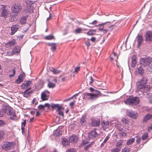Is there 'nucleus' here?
<instances>
[{
	"label": "nucleus",
	"instance_id": "obj_6",
	"mask_svg": "<svg viewBox=\"0 0 152 152\" xmlns=\"http://www.w3.org/2000/svg\"><path fill=\"white\" fill-rule=\"evenodd\" d=\"M126 113L128 116L133 119H136L138 117V114L132 110H127Z\"/></svg>",
	"mask_w": 152,
	"mask_h": 152
},
{
	"label": "nucleus",
	"instance_id": "obj_55",
	"mask_svg": "<svg viewBox=\"0 0 152 152\" xmlns=\"http://www.w3.org/2000/svg\"><path fill=\"white\" fill-rule=\"evenodd\" d=\"M91 147V146L89 144L86 145H85L84 149L85 150H88L89 148Z\"/></svg>",
	"mask_w": 152,
	"mask_h": 152
},
{
	"label": "nucleus",
	"instance_id": "obj_10",
	"mask_svg": "<svg viewBox=\"0 0 152 152\" xmlns=\"http://www.w3.org/2000/svg\"><path fill=\"white\" fill-rule=\"evenodd\" d=\"M135 72L137 74L142 76L144 73V70L142 66H139L137 65Z\"/></svg>",
	"mask_w": 152,
	"mask_h": 152
},
{
	"label": "nucleus",
	"instance_id": "obj_26",
	"mask_svg": "<svg viewBox=\"0 0 152 152\" xmlns=\"http://www.w3.org/2000/svg\"><path fill=\"white\" fill-rule=\"evenodd\" d=\"M70 141L66 138H63L62 140V144L65 146L69 145Z\"/></svg>",
	"mask_w": 152,
	"mask_h": 152
},
{
	"label": "nucleus",
	"instance_id": "obj_64",
	"mask_svg": "<svg viewBox=\"0 0 152 152\" xmlns=\"http://www.w3.org/2000/svg\"><path fill=\"white\" fill-rule=\"evenodd\" d=\"M80 70V67H76L75 68V71L77 72H78Z\"/></svg>",
	"mask_w": 152,
	"mask_h": 152
},
{
	"label": "nucleus",
	"instance_id": "obj_53",
	"mask_svg": "<svg viewBox=\"0 0 152 152\" xmlns=\"http://www.w3.org/2000/svg\"><path fill=\"white\" fill-rule=\"evenodd\" d=\"M110 137L107 136L104 139V140L103 141V143H106V142L108 141V140L109 139Z\"/></svg>",
	"mask_w": 152,
	"mask_h": 152
},
{
	"label": "nucleus",
	"instance_id": "obj_29",
	"mask_svg": "<svg viewBox=\"0 0 152 152\" xmlns=\"http://www.w3.org/2000/svg\"><path fill=\"white\" fill-rule=\"evenodd\" d=\"M132 97L130 96L125 100L124 102L126 104L132 105Z\"/></svg>",
	"mask_w": 152,
	"mask_h": 152
},
{
	"label": "nucleus",
	"instance_id": "obj_3",
	"mask_svg": "<svg viewBox=\"0 0 152 152\" xmlns=\"http://www.w3.org/2000/svg\"><path fill=\"white\" fill-rule=\"evenodd\" d=\"M102 95V94L101 92H98V93L96 94L86 92L84 94L83 98L84 99L88 100H93L101 96Z\"/></svg>",
	"mask_w": 152,
	"mask_h": 152
},
{
	"label": "nucleus",
	"instance_id": "obj_62",
	"mask_svg": "<svg viewBox=\"0 0 152 152\" xmlns=\"http://www.w3.org/2000/svg\"><path fill=\"white\" fill-rule=\"evenodd\" d=\"M61 110H59L57 111H58L59 114L60 115L63 116H64V113L62 111H61Z\"/></svg>",
	"mask_w": 152,
	"mask_h": 152
},
{
	"label": "nucleus",
	"instance_id": "obj_18",
	"mask_svg": "<svg viewBox=\"0 0 152 152\" xmlns=\"http://www.w3.org/2000/svg\"><path fill=\"white\" fill-rule=\"evenodd\" d=\"M18 28V25H13L11 27V32L10 33L11 35H13L17 31Z\"/></svg>",
	"mask_w": 152,
	"mask_h": 152
},
{
	"label": "nucleus",
	"instance_id": "obj_45",
	"mask_svg": "<svg viewBox=\"0 0 152 152\" xmlns=\"http://www.w3.org/2000/svg\"><path fill=\"white\" fill-rule=\"evenodd\" d=\"M148 137V133L145 132L143 134L142 136V139L143 140H144L146 139Z\"/></svg>",
	"mask_w": 152,
	"mask_h": 152
},
{
	"label": "nucleus",
	"instance_id": "obj_28",
	"mask_svg": "<svg viewBox=\"0 0 152 152\" xmlns=\"http://www.w3.org/2000/svg\"><path fill=\"white\" fill-rule=\"evenodd\" d=\"M152 118V115L151 114H148L146 115L144 117L143 121L145 122Z\"/></svg>",
	"mask_w": 152,
	"mask_h": 152
},
{
	"label": "nucleus",
	"instance_id": "obj_4",
	"mask_svg": "<svg viewBox=\"0 0 152 152\" xmlns=\"http://www.w3.org/2000/svg\"><path fill=\"white\" fill-rule=\"evenodd\" d=\"M152 58H144L140 59V64L144 67H148L152 65Z\"/></svg>",
	"mask_w": 152,
	"mask_h": 152
},
{
	"label": "nucleus",
	"instance_id": "obj_22",
	"mask_svg": "<svg viewBox=\"0 0 152 152\" xmlns=\"http://www.w3.org/2000/svg\"><path fill=\"white\" fill-rule=\"evenodd\" d=\"M137 57L135 55H133L132 57L131 66L134 67L137 63Z\"/></svg>",
	"mask_w": 152,
	"mask_h": 152
},
{
	"label": "nucleus",
	"instance_id": "obj_54",
	"mask_svg": "<svg viewBox=\"0 0 152 152\" xmlns=\"http://www.w3.org/2000/svg\"><path fill=\"white\" fill-rule=\"evenodd\" d=\"M120 135L122 137H124L126 136V133L124 132H121L120 133Z\"/></svg>",
	"mask_w": 152,
	"mask_h": 152
},
{
	"label": "nucleus",
	"instance_id": "obj_24",
	"mask_svg": "<svg viewBox=\"0 0 152 152\" xmlns=\"http://www.w3.org/2000/svg\"><path fill=\"white\" fill-rule=\"evenodd\" d=\"M62 131L60 130L59 128H58L55 131H54L53 134L55 136L59 137L62 134Z\"/></svg>",
	"mask_w": 152,
	"mask_h": 152
},
{
	"label": "nucleus",
	"instance_id": "obj_50",
	"mask_svg": "<svg viewBox=\"0 0 152 152\" xmlns=\"http://www.w3.org/2000/svg\"><path fill=\"white\" fill-rule=\"evenodd\" d=\"M114 25H113L108 26L107 28V29L108 31H112L113 28V27L114 26Z\"/></svg>",
	"mask_w": 152,
	"mask_h": 152
},
{
	"label": "nucleus",
	"instance_id": "obj_17",
	"mask_svg": "<svg viewBox=\"0 0 152 152\" xmlns=\"http://www.w3.org/2000/svg\"><path fill=\"white\" fill-rule=\"evenodd\" d=\"M100 123V119H93L92 120L91 124L94 126H98Z\"/></svg>",
	"mask_w": 152,
	"mask_h": 152
},
{
	"label": "nucleus",
	"instance_id": "obj_47",
	"mask_svg": "<svg viewBox=\"0 0 152 152\" xmlns=\"http://www.w3.org/2000/svg\"><path fill=\"white\" fill-rule=\"evenodd\" d=\"M93 31H94V32L95 31L94 30H90L87 33V34L88 35H93L94 34L93 33Z\"/></svg>",
	"mask_w": 152,
	"mask_h": 152
},
{
	"label": "nucleus",
	"instance_id": "obj_51",
	"mask_svg": "<svg viewBox=\"0 0 152 152\" xmlns=\"http://www.w3.org/2000/svg\"><path fill=\"white\" fill-rule=\"evenodd\" d=\"M26 124V120H24L23 122H22V125L21 127H23L24 128L25 126V125Z\"/></svg>",
	"mask_w": 152,
	"mask_h": 152
},
{
	"label": "nucleus",
	"instance_id": "obj_52",
	"mask_svg": "<svg viewBox=\"0 0 152 152\" xmlns=\"http://www.w3.org/2000/svg\"><path fill=\"white\" fill-rule=\"evenodd\" d=\"M38 108L40 110H44L45 108L44 105L42 104H40L38 106Z\"/></svg>",
	"mask_w": 152,
	"mask_h": 152
},
{
	"label": "nucleus",
	"instance_id": "obj_39",
	"mask_svg": "<svg viewBox=\"0 0 152 152\" xmlns=\"http://www.w3.org/2000/svg\"><path fill=\"white\" fill-rule=\"evenodd\" d=\"M131 149L128 147H125L122 150V152H129L131 151Z\"/></svg>",
	"mask_w": 152,
	"mask_h": 152
},
{
	"label": "nucleus",
	"instance_id": "obj_48",
	"mask_svg": "<svg viewBox=\"0 0 152 152\" xmlns=\"http://www.w3.org/2000/svg\"><path fill=\"white\" fill-rule=\"evenodd\" d=\"M12 71V74L9 75V77L11 78L12 77H14L15 76L16 71L14 69H13Z\"/></svg>",
	"mask_w": 152,
	"mask_h": 152
},
{
	"label": "nucleus",
	"instance_id": "obj_1",
	"mask_svg": "<svg viewBox=\"0 0 152 152\" xmlns=\"http://www.w3.org/2000/svg\"><path fill=\"white\" fill-rule=\"evenodd\" d=\"M5 114L10 115V118L12 120L16 121L17 120V116L12 108L8 105H4L2 109L0 111V117L3 116Z\"/></svg>",
	"mask_w": 152,
	"mask_h": 152
},
{
	"label": "nucleus",
	"instance_id": "obj_61",
	"mask_svg": "<svg viewBox=\"0 0 152 152\" xmlns=\"http://www.w3.org/2000/svg\"><path fill=\"white\" fill-rule=\"evenodd\" d=\"M141 141V138L140 137L137 138L136 140V141L139 144L140 143Z\"/></svg>",
	"mask_w": 152,
	"mask_h": 152
},
{
	"label": "nucleus",
	"instance_id": "obj_25",
	"mask_svg": "<svg viewBox=\"0 0 152 152\" xmlns=\"http://www.w3.org/2000/svg\"><path fill=\"white\" fill-rule=\"evenodd\" d=\"M132 100L133 105H137L139 103V99L137 97H132Z\"/></svg>",
	"mask_w": 152,
	"mask_h": 152
},
{
	"label": "nucleus",
	"instance_id": "obj_59",
	"mask_svg": "<svg viewBox=\"0 0 152 152\" xmlns=\"http://www.w3.org/2000/svg\"><path fill=\"white\" fill-rule=\"evenodd\" d=\"M85 44L88 47L90 45V42L89 41H86L85 42Z\"/></svg>",
	"mask_w": 152,
	"mask_h": 152
},
{
	"label": "nucleus",
	"instance_id": "obj_41",
	"mask_svg": "<svg viewBox=\"0 0 152 152\" xmlns=\"http://www.w3.org/2000/svg\"><path fill=\"white\" fill-rule=\"evenodd\" d=\"M55 84L51 82H49L48 86L49 88H53L55 86Z\"/></svg>",
	"mask_w": 152,
	"mask_h": 152
},
{
	"label": "nucleus",
	"instance_id": "obj_63",
	"mask_svg": "<svg viewBox=\"0 0 152 152\" xmlns=\"http://www.w3.org/2000/svg\"><path fill=\"white\" fill-rule=\"evenodd\" d=\"M102 32L104 33H106L108 31L107 29L106 28H104L103 29L102 31Z\"/></svg>",
	"mask_w": 152,
	"mask_h": 152
},
{
	"label": "nucleus",
	"instance_id": "obj_8",
	"mask_svg": "<svg viewBox=\"0 0 152 152\" xmlns=\"http://www.w3.org/2000/svg\"><path fill=\"white\" fill-rule=\"evenodd\" d=\"M99 135L96 129L92 130L88 134V137L90 139H95L98 137Z\"/></svg>",
	"mask_w": 152,
	"mask_h": 152
},
{
	"label": "nucleus",
	"instance_id": "obj_49",
	"mask_svg": "<svg viewBox=\"0 0 152 152\" xmlns=\"http://www.w3.org/2000/svg\"><path fill=\"white\" fill-rule=\"evenodd\" d=\"M66 152H76V151L75 149L71 148L66 151Z\"/></svg>",
	"mask_w": 152,
	"mask_h": 152
},
{
	"label": "nucleus",
	"instance_id": "obj_35",
	"mask_svg": "<svg viewBox=\"0 0 152 152\" xmlns=\"http://www.w3.org/2000/svg\"><path fill=\"white\" fill-rule=\"evenodd\" d=\"M83 30L82 28H78L75 29L74 33L76 34H79L82 33Z\"/></svg>",
	"mask_w": 152,
	"mask_h": 152
},
{
	"label": "nucleus",
	"instance_id": "obj_9",
	"mask_svg": "<svg viewBox=\"0 0 152 152\" xmlns=\"http://www.w3.org/2000/svg\"><path fill=\"white\" fill-rule=\"evenodd\" d=\"M50 92L47 90L42 92L41 94V99L42 101L47 100L50 96Z\"/></svg>",
	"mask_w": 152,
	"mask_h": 152
},
{
	"label": "nucleus",
	"instance_id": "obj_44",
	"mask_svg": "<svg viewBox=\"0 0 152 152\" xmlns=\"http://www.w3.org/2000/svg\"><path fill=\"white\" fill-rule=\"evenodd\" d=\"M89 90L91 92H94V93H96V94L98 93V92H100L99 91H98V90H95L94 88L92 87L89 88Z\"/></svg>",
	"mask_w": 152,
	"mask_h": 152
},
{
	"label": "nucleus",
	"instance_id": "obj_46",
	"mask_svg": "<svg viewBox=\"0 0 152 152\" xmlns=\"http://www.w3.org/2000/svg\"><path fill=\"white\" fill-rule=\"evenodd\" d=\"M123 142V141L122 140H120L119 141H118L117 142L116 144V146L118 147H120L122 145Z\"/></svg>",
	"mask_w": 152,
	"mask_h": 152
},
{
	"label": "nucleus",
	"instance_id": "obj_30",
	"mask_svg": "<svg viewBox=\"0 0 152 152\" xmlns=\"http://www.w3.org/2000/svg\"><path fill=\"white\" fill-rule=\"evenodd\" d=\"M31 88L30 87L26 89L25 91L23 92V96L26 98H27L30 95L28 92V91L30 90Z\"/></svg>",
	"mask_w": 152,
	"mask_h": 152
},
{
	"label": "nucleus",
	"instance_id": "obj_14",
	"mask_svg": "<svg viewBox=\"0 0 152 152\" xmlns=\"http://www.w3.org/2000/svg\"><path fill=\"white\" fill-rule=\"evenodd\" d=\"M80 123L81 126L83 127L85 126L87 123V117L85 115H82L80 119Z\"/></svg>",
	"mask_w": 152,
	"mask_h": 152
},
{
	"label": "nucleus",
	"instance_id": "obj_34",
	"mask_svg": "<svg viewBox=\"0 0 152 152\" xmlns=\"http://www.w3.org/2000/svg\"><path fill=\"white\" fill-rule=\"evenodd\" d=\"M135 141V138H132L128 140H127L126 142V144L127 145H130L132 143H133Z\"/></svg>",
	"mask_w": 152,
	"mask_h": 152
},
{
	"label": "nucleus",
	"instance_id": "obj_36",
	"mask_svg": "<svg viewBox=\"0 0 152 152\" xmlns=\"http://www.w3.org/2000/svg\"><path fill=\"white\" fill-rule=\"evenodd\" d=\"M147 98L149 99V103H152V94L149 93L147 94L146 96Z\"/></svg>",
	"mask_w": 152,
	"mask_h": 152
},
{
	"label": "nucleus",
	"instance_id": "obj_20",
	"mask_svg": "<svg viewBox=\"0 0 152 152\" xmlns=\"http://www.w3.org/2000/svg\"><path fill=\"white\" fill-rule=\"evenodd\" d=\"M48 45L51 46L50 50L53 52H54L56 49V44L54 43L49 42L47 44Z\"/></svg>",
	"mask_w": 152,
	"mask_h": 152
},
{
	"label": "nucleus",
	"instance_id": "obj_2",
	"mask_svg": "<svg viewBox=\"0 0 152 152\" xmlns=\"http://www.w3.org/2000/svg\"><path fill=\"white\" fill-rule=\"evenodd\" d=\"M148 79L146 77H144L142 79L136 83V91H141L144 93L148 91L150 88V86L146 85Z\"/></svg>",
	"mask_w": 152,
	"mask_h": 152
},
{
	"label": "nucleus",
	"instance_id": "obj_60",
	"mask_svg": "<svg viewBox=\"0 0 152 152\" xmlns=\"http://www.w3.org/2000/svg\"><path fill=\"white\" fill-rule=\"evenodd\" d=\"M90 81L89 82V84H90L91 85L92 83H93L94 81V80L92 76H91L90 77Z\"/></svg>",
	"mask_w": 152,
	"mask_h": 152
},
{
	"label": "nucleus",
	"instance_id": "obj_5",
	"mask_svg": "<svg viewBox=\"0 0 152 152\" xmlns=\"http://www.w3.org/2000/svg\"><path fill=\"white\" fill-rule=\"evenodd\" d=\"M15 143L13 142H5L2 145L3 149L6 151H8L12 149V148L15 145Z\"/></svg>",
	"mask_w": 152,
	"mask_h": 152
},
{
	"label": "nucleus",
	"instance_id": "obj_7",
	"mask_svg": "<svg viewBox=\"0 0 152 152\" xmlns=\"http://www.w3.org/2000/svg\"><path fill=\"white\" fill-rule=\"evenodd\" d=\"M21 6L17 4L14 5L11 8L12 12L15 13H18L19 12L21 11Z\"/></svg>",
	"mask_w": 152,
	"mask_h": 152
},
{
	"label": "nucleus",
	"instance_id": "obj_38",
	"mask_svg": "<svg viewBox=\"0 0 152 152\" xmlns=\"http://www.w3.org/2000/svg\"><path fill=\"white\" fill-rule=\"evenodd\" d=\"M34 0H27L26 1V3L27 5H31L35 2V1Z\"/></svg>",
	"mask_w": 152,
	"mask_h": 152
},
{
	"label": "nucleus",
	"instance_id": "obj_27",
	"mask_svg": "<svg viewBox=\"0 0 152 152\" xmlns=\"http://www.w3.org/2000/svg\"><path fill=\"white\" fill-rule=\"evenodd\" d=\"M32 83V82L30 80L26 81L25 83H23L21 85L22 88H26L27 87L29 86Z\"/></svg>",
	"mask_w": 152,
	"mask_h": 152
},
{
	"label": "nucleus",
	"instance_id": "obj_31",
	"mask_svg": "<svg viewBox=\"0 0 152 152\" xmlns=\"http://www.w3.org/2000/svg\"><path fill=\"white\" fill-rule=\"evenodd\" d=\"M50 70L51 72L55 74H58L61 72V71L60 70L55 69L53 67L50 68Z\"/></svg>",
	"mask_w": 152,
	"mask_h": 152
},
{
	"label": "nucleus",
	"instance_id": "obj_16",
	"mask_svg": "<svg viewBox=\"0 0 152 152\" xmlns=\"http://www.w3.org/2000/svg\"><path fill=\"white\" fill-rule=\"evenodd\" d=\"M78 137L75 134H73L70 136L69 137V139L70 142L71 143H75L77 141Z\"/></svg>",
	"mask_w": 152,
	"mask_h": 152
},
{
	"label": "nucleus",
	"instance_id": "obj_12",
	"mask_svg": "<svg viewBox=\"0 0 152 152\" xmlns=\"http://www.w3.org/2000/svg\"><path fill=\"white\" fill-rule=\"evenodd\" d=\"M25 76V74L24 73L20 74L18 76V79L16 80L15 83L18 84H19L23 82Z\"/></svg>",
	"mask_w": 152,
	"mask_h": 152
},
{
	"label": "nucleus",
	"instance_id": "obj_56",
	"mask_svg": "<svg viewBox=\"0 0 152 152\" xmlns=\"http://www.w3.org/2000/svg\"><path fill=\"white\" fill-rule=\"evenodd\" d=\"M50 105H50L48 103H45L44 104V106L45 108V107H47L48 108H49L51 107Z\"/></svg>",
	"mask_w": 152,
	"mask_h": 152
},
{
	"label": "nucleus",
	"instance_id": "obj_11",
	"mask_svg": "<svg viewBox=\"0 0 152 152\" xmlns=\"http://www.w3.org/2000/svg\"><path fill=\"white\" fill-rule=\"evenodd\" d=\"M6 6L4 5H2L1 17L6 18L7 17V15L8 14V10L6 8Z\"/></svg>",
	"mask_w": 152,
	"mask_h": 152
},
{
	"label": "nucleus",
	"instance_id": "obj_43",
	"mask_svg": "<svg viewBox=\"0 0 152 152\" xmlns=\"http://www.w3.org/2000/svg\"><path fill=\"white\" fill-rule=\"evenodd\" d=\"M4 131L2 130L0 131V140H2L4 138Z\"/></svg>",
	"mask_w": 152,
	"mask_h": 152
},
{
	"label": "nucleus",
	"instance_id": "obj_40",
	"mask_svg": "<svg viewBox=\"0 0 152 152\" xmlns=\"http://www.w3.org/2000/svg\"><path fill=\"white\" fill-rule=\"evenodd\" d=\"M121 121L123 123L126 124H128L129 123L128 119L126 118H123L121 119Z\"/></svg>",
	"mask_w": 152,
	"mask_h": 152
},
{
	"label": "nucleus",
	"instance_id": "obj_19",
	"mask_svg": "<svg viewBox=\"0 0 152 152\" xmlns=\"http://www.w3.org/2000/svg\"><path fill=\"white\" fill-rule=\"evenodd\" d=\"M28 15H26L22 17L20 19L19 24L21 25H24L26 23L27 19L28 17Z\"/></svg>",
	"mask_w": 152,
	"mask_h": 152
},
{
	"label": "nucleus",
	"instance_id": "obj_57",
	"mask_svg": "<svg viewBox=\"0 0 152 152\" xmlns=\"http://www.w3.org/2000/svg\"><path fill=\"white\" fill-rule=\"evenodd\" d=\"M5 124L4 122L2 120H0V127L2 126Z\"/></svg>",
	"mask_w": 152,
	"mask_h": 152
},
{
	"label": "nucleus",
	"instance_id": "obj_15",
	"mask_svg": "<svg viewBox=\"0 0 152 152\" xmlns=\"http://www.w3.org/2000/svg\"><path fill=\"white\" fill-rule=\"evenodd\" d=\"M136 39L138 42L137 46L139 47L142 45L143 41L142 35L138 34L137 36Z\"/></svg>",
	"mask_w": 152,
	"mask_h": 152
},
{
	"label": "nucleus",
	"instance_id": "obj_13",
	"mask_svg": "<svg viewBox=\"0 0 152 152\" xmlns=\"http://www.w3.org/2000/svg\"><path fill=\"white\" fill-rule=\"evenodd\" d=\"M145 38L146 40L147 41H152V31H148L145 33Z\"/></svg>",
	"mask_w": 152,
	"mask_h": 152
},
{
	"label": "nucleus",
	"instance_id": "obj_58",
	"mask_svg": "<svg viewBox=\"0 0 152 152\" xmlns=\"http://www.w3.org/2000/svg\"><path fill=\"white\" fill-rule=\"evenodd\" d=\"M98 21L96 20H95L93 21V22L90 23L89 24H92L93 25H96L97 24Z\"/></svg>",
	"mask_w": 152,
	"mask_h": 152
},
{
	"label": "nucleus",
	"instance_id": "obj_21",
	"mask_svg": "<svg viewBox=\"0 0 152 152\" xmlns=\"http://www.w3.org/2000/svg\"><path fill=\"white\" fill-rule=\"evenodd\" d=\"M15 40H13L6 43L5 45V46L7 48H9L11 47L14 46L15 44Z\"/></svg>",
	"mask_w": 152,
	"mask_h": 152
},
{
	"label": "nucleus",
	"instance_id": "obj_33",
	"mask_svg": "<svg viewBox=\"0 0 152 152\" xmlns=\"http://www.w3.org/2000/svg\"><path fill=\"white\" fill-rule=\"evenodd\" d=\"M109 124V123L108 121H103L101 123V125L104 129L107 128Z\"/></svg>",
	"mask_w": 152,
	"mask_h": 152
},
{
	"label": "nucleus",
	"instance_id": "obj_32",
	"mask_svg": "<svg viewBox=\"0 0 152 152\" xmlns=\"http://www.w3.org/2000/svg\"><path fill=\"white\" fill-rule=\"evenodd\" d=\"M107 23H108V22L103 23L98 25V26H99V30L100 31H102L104 28H106V27L105 26H104V25H105Z\"/></svg>",
	"mask_w": 152,
	"mask_h": 152
},
{
	"label": "nucleus",
	"instance_id": "obj_23",
	"mask_svg": "<svg viewBox=\"0 0 152 152\" xmlns=\"http://www.w3.org/2000/svg\"><path fill=\"white\" fill-rule=\"evenodd\" d=\"M51 107L53 109H57V110H61L63 107L62 106L58 104H52L50 105Z\"/></svg>",
	"mask_w": 152,
	"mask_h": 152
},
{
	"label": "nucleus",
	"instance_id": "obj_42",
	"mask_svg": "<svg viewBox=\"0 0 152 152\" xmlns=\"http://www.w3.org/2000/svg\"><path fill=\"white\" fill-rule=\"evenodd\" d=\"M88 141L87 140H83L81 143L80 146L82 147L84 145H86V144H88Z\"/></svg>",
	"mask_w": 152,
	"mask_h": 152
},
{
	"label": "nucleus",
	"instance_id": "obj_37",
	"mask_svg": "<svg viewBox=\"0 0 152 152\" xmlns=\"http://www.w3.org/2000/svg\"><path fill=\"white\" fill-rule=\"evenodd\" d=\"M45 39L46 40H52L55 39L54 37L52 35L47 36L45 37Z\"/></svg>",
	"mask_w": 152,
	"mask_h": 152
}]
</instances>
